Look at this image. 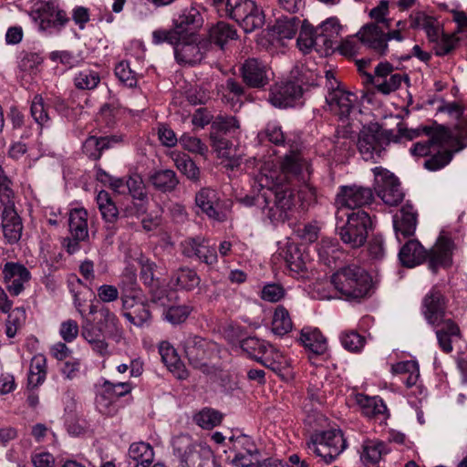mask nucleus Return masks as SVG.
<instances>
[{
  "instance_id": "f257e3e1",
  "label": "nucleus",
  "mask_w": 467,
  "mask_h": 467,
  "mask_svg": "<svg viewBox=\"0 0 467 467\" xmlns=\"http://www.w3.org/2000/svg\"><path fill=\"white\" fill-rule=\"evenodd\" d=\"M453 242L441 235L435 245L428 252L417 240L408 241L400 250L399 258L402 265L414 267L429 258V267L435 273L439 267H448L452 263Z\"/></svg>"
},
{
  "instance_id": "f03ea898",
  "label": "nucleus",
  "mask_w": 467,
  "mask_h": 467,
  "mask_svg": "<svg viewBox=\"0 0 467 467\" xmlns=\"http://www.w3.org/2000/svg\"><path fill=\"white\" fill-rule=\"evenodd\" d=\"M257 182L262 188H266L265 200L268 210L267 216L272 223L284 222L288 219V213L296 205V194L292 189L284 185H275L273 175L260 173Z\"/></svg>"
},
{
  "instance_id": "7ed1b4c3",
  "label": "nucleus",
  "mask_w": 467,
  "mask_h": 467,
  "mask_svg": "<svg viewBox=\"0 0 467 467\" xmlns=\"http://www.w3.org/2000/svg\"><path fill=\"white\" fill-rule=\"evenodd\" d=\"M331 284L345 298L360 299L369 294L372 279L364 269L350 265L334 273L331 275Z\"/></svg>"
},
{
  "instance_id": "20e7f679",
  "label": "nucleus",
  "mask_w": 467,
  "mask_h": 467,
  "mask_svg": "<svg viewBox=\"0 0 467 467\" xmlns=\"http://www.w3.org/2000/svg\"><path fill=\"white\" fill-rule=\"evenodd\" d=\"M347 441L340 430L317 431L306 441V449L325 462H332L345 449Z\"/></svg>"
},
{
  "instance_id": "39448f33",
  "label": "nucleus",
  "mask_w": 467,
  "mask_h": 467,
  "mask_svg": "<svg viewBox=\"0 0 467 467\" xmlns=\"http://www.w3.org/2000/svg\"><path fill=\"white\" fill-rule=\"evenodd\" d=\"M221 16L235 20L245 33H251L265 24L264 13L253 0H228Z\"/></svg>"
},
{
  "instance_id": "423d86ee",
  "label": "nucleus",
  "mask_w": 467,
  "mask_h": 467,
  "mask_svg": "<svg viewBox=\"0 0 467 467\" xmlns=\"http://www.w3.org/2000/svg\"><path fill=\"white\" fill-rule=\"evenodd\" d=\"M203 23L202 16L197 7L191 5L182 11L176 19H174V27L171 29H158L152 32V42L155 45L164 43V40L172 42L177 37H182L188 34H196V31L202 27Z\"/></svg>"
},
{
  "instance_id": "0eeeda50",
  "label": "nucleus",
  "mask_w": 467,
  "mask_h": 467,
  "mask_svg": "<svg viewBox=\"0 0 467 467\" xmlns=\"http://www.w3.org/2000/svg\"><path fill=\"white\" fill-rule=\"evenodd\" d=\"M347 223L339 228L341 241L350 248L357 249L365 244L368 230L372 227L369 214L364 210L346 213Z\"/></svg>"
},
{
  "instance_id": "6e6552de",
  "label": "nucleus",
  "mask_w": 467,
  "mask_h": 467,
  "mask_svg": "<svg viewBox=\"0 0 467 467\" xmlns=\"http://www.w3.org/2000/svg\"><path fill=\"white\" fill-rule=\"evenodd\" d=\"M389 138L378 124L363 127L357 140L358 150L366 161L377 162L389 144Z\"/></svg>"
},
{
  "instance_id": "1a4fd4ad",
  "label": "nucleus",
  "mask_w": 467,
  "mask_h": 467,
  "mask_svg": "<svg viewBox=\"0 0 467 467\" xmlns=\"http://www.w3.org/2000/svg\"><path fill=\"white\" fill-rule=\"evenodd\" d=\"M230 449L234 452L231 460L232 464L236 467H269L274 464L272 459H262L261 453L251 437L239 435L231 437Z\"/></svg>"
},
{
  "instance_id": "9d476101",
  "label": "nucleus",
  "mask_w": 467,
  "mask_h": 467,
  "mask_svg": "<svg viewBox=\"0 0 467 467\" xmlns=\"http://www.w3.org/2000/svg\"><path fill=\"white\" fill-rule=\"evenodd\" d=\"M174 48V57L179 64L194 65L200 63L206 52L207 42L199 39L197 34H188L177 37L175 41L164 40Z\"/></svg>"
},
{
  "instance_id": "9b49d317",
  "label": "nucleus",
  "mask_w": 467,
  "mask_h": 467,
  "mask_svg": "<svg viewBox=\"0 0 467 467\" xmlns=\"http://www.w3.org/2000/svg\"><path fill=\"white\" fill-rule=\"evenodd\" d=\"M374 173V190L377 195L388 205L396 206L403 200V192L399 179L389 170L376 167Z\"/></svg>"
},
{
  "instance_id": "f8f14e48",
  "label": "nucleus",
  "mask_w": 467,
  "mask_h": 467,
  "mask_svg": "<svg viewBox=\"0 0 467 467\" xmlns=\"http://www.w3.org/2000/svg\"><path fill=\"white\" fill-rule=\"evenodd\" d=\"M172 447L182 467H205L211 458V451L194 446L188 435L175 437Z\"/></svg>"
},
{
  "instance_id": "ddd939ff",
  "label": "nucleus",
  "mask_w": 467,
  "mask_h": 467,
  "mask_svg": "<svg viewBox=\"0 0 467 467\" xmlns=\"http://www.w3.org/2000/svg\"><path fill=\"white\" fill-rule=\"evenodd\" d=\"M422 131L429 138L425 141H419L410 150L414 156H429L436 150L438 145L453 146L457 144L456 137L451 130L443 125L424 126Z\"/></svg>"
},
{
  "instance_id": "4468645a",
  "label": "nucleus",
  "mask_w": 467,
  "mask_h": 467,
  "mask_svg": "<svg viewBox=\"0 0 467 467\" xmlns=\"http://www.w3.org/2000/svg\"><path fill=\"white\" fill-rule=\"evenodd\" d=\"M456 137L457 144L453 146L438 145L429 158L424 161V167L431 171L442 169L452 159L453 153L461 150L467 145V127L460 123L452 133Z\"/></svg>"
},
{
  "instance_id": "2eb2a0df",
  "label": "nucleus",
  "mask_w": 467,
  "mask_h": 467,
  "mask_svg": "<svg viewBox=\"0 0 467 467\" xmlns=\"http://www.w3.org/2000/svg\"><path fill=\"white\" fill-rule=\"evenodd\" d=\"M184 353L190 365L204 374L214 372V368L207 363L210 343L195 335L187 336L182 342Z\"/></svg>"
},
{
  "instance_id": "dca6fc26",
  "label": "nucleus",
  "mask_w": 467,
  "mask_h": 467,
  "mask_svg": "<svg viewBox=\"0 0 467 467\" xmlns=\"http://www.w3.org/2000/svg\"><path fill=\"white\" fill-rule=\"evenodd\" d=\"M374 201V193L371 188L351 185L342 186L337 194L336 202L339 205L338 213L343 208H348L352 212L362 210Z\"/></svg>"
},
{
  "instance_id": "f3484780",
  "label": "nucleus",
  "mask_w": 467,
  "mask_h": 467,
  "mask_svg": "<svg viewBox=\"0 0 467 467\" xmlns=\"http://www.w3.org/2000/svg\"><path fill=\"white\" fill-rule=\"evenodd\" d=\"M303 95L301 84L296 80L275 83L269 90L268 101L275 108L294 107Z\"/></svg>"
},
{
  "instance_id": "a211bd4d",
  "label": "nucleus",
  "mask_w": 467,
  "mask_h": 467,
  "mask_svg": "<svg viewBox=\"0 0 467 467\" xmlns=\"http://www.w3.org/2000/svg\"><path fill=\"white\" fill-rule=\"evenodd\" d=\"M356 100L357 96L352 92L347 91L337 80L330 81L326 101L329 109L337 115L340 119L348 117Z\"/></svg>"
},
{
  "instance_id": "6ab92c4d",
  "label": "nucleus",
  "mask_w": 467,
  "mask_h": 467,
  "mask_svg": "<svg viewBox=\"0 0 467 467\" xmlns=\"http://www.w3.org/2000/svg\"><path fill=\"white\" fill-rule=\"evenodd\" d=\"M355 36L359 43L379 56H385L389 50L383 27L378 23H368L361 26Z\"/></svg>"
},
{
  "instance_id": "aec40b11",
  "label": "nucleus",
  "mask_w": 467,
  "mask_h": 467,
  "mask_svg": "<svg viewBox=\"0 0 467 467\" xmlns=\"http://www.w3.org/2000/svg\"><path fill=\"white\" fill-rule=\"evenodd\" d=\"M39 20V27L42 30L54 28L57 31L69 21L64 10L60 9L55 2H46L41 4L36 11Z\"/></svg>"
},
{
  "instance_id": "412c9836",
  "label": "nucleus",
  "mask_w": 467,
  "mask_h": 467,
  "mask_svg": "<svg viewBox=\"0 0 467 467\" xmlns=\"http://www.w3.org/2000/svg\"><path fill=\"white\" fill-rule=\"evenodd\" d=\"M220 202L219 193L209 187L202 188L195 195V203L202 213L217 222H224L226 214L220 211Z\"/></svg>"
},
{
  "instance_id": "4be33fe9",
  "label": "nucleus",
  "mask_w": 467,
  "mask_h": 467,
  "mask_svg": "<svg viewBox=\"0 0 467 467\" xmlns=\"http://www.w3.org/2000/svg\"><path fill=\"white\" fill-rule=\"evenodd\" d=\"M3 275L8 292L18 296L24 290V284L31 278L28 269L22 264L7 262L3 268Z\"/></svg>"
},
{
  "instance_id": "5701e85b",
  "label": "nucleus",
  "mask_w": 467,
  "mask_h": 467,
  "mask_svg": "<svg viewBox=\"0 0 467 467\" xmlns=\"http://www.w3.org/2000/svg\"><path fill=\"white\" fill-rule=\"evenodd\" d=\"M122 303V315L132 325L138 327L149 326L151 320V313L148 304L142 296L129 299Z\"/></svg>"
},
{
  "instance_id": "b1692460",
  "label": "nucleus",
  "mask_w": 467,
  "mask_h": 467,
  "mask_svg": "<svg viewBox=\"0 0 467 467\" xmlns=\"http://www.w3.org/2000/svg\"><path fill=\"white\" fill-rule=\"evenodd\" d=\"M241 74L249 88H261L269 82L266 66L256 58L245 60L241 67Z\"/></svg>"
},
{
  "instance_id": "393cba45",
  "label": "nucleus",
  "mask_w": 467,
  "mask_h": 467,
  "mask_svg": "<svg viewBox=\"0 0 467 467\" xmlns=\"http://www.w3.org/2000/svg\"><path fill=\"white\" fill-rule=\"evenodd\" d=\"M446 301L440 290L433 287L423 299V315L430 325H438L445 316Z\"/></svg>"
},
{
  "instance_id": "a878e982",
  "label": "nucleus",
  "mask_w": 467,
  "mask_h": 467,
  "mask_svg": "<svg viewBox=\"0 0 467 467\" xmlns=\"http://www.w3.org/2000/svg\"><path fill=\"white\" fill-rule=\"evenodd\" d=\"M81 336L89 344L92 350L101 357L110 354L106 336L101 329L95 327L93 321L85 318L81 325Z\"/></svg>"
},
{
  "instance_id": "bb28decb",
  "label": "nucleus",
  "mask_w": 467,
  "mask_h": 467,
  "mask_svg": "<svg viewBox=\"0 0 467 467\" xmlns=\"http://www.w3.org/2000/svg\"><path fill=\"white\" fill-rule=\"evenodd\" d=\"M140 279L145 286H147L150 290V300L151 302L164 306L162 302L164 296L166 294V290L161 287V282L158 278L154 276V269L156 265L150 260H141L140 261Z\"/></svg>"
},
{
  "instance_id": "cd10ccee",
  "label": "nucleus",
  "mask_w": 467,
  "mask_h": 467,
  "mask_svg": "<svg viewBox=\"0 0 467 467\" xmlns=\"http://www.w3.org/2000/svg\"><path fill=\"white\" fill-rule=\"evenodd\" d=\"M2 229L4 237L9 244L17 243L23 231L21 218L15 210V204L10 207L3 208L2 212Z\"/></svg>"
},
{
  "instance_id": "c85d7f7f",
  "label": "nucleus",
  "mask_w": 467,
  "mask_h": 467,
  "mask_svg": "<svg viewBox=\"0 0 467 467\" xmlns=\"http://www.w3.org/2000/svg\"><path fill=\"white\" fill-rule=\"evenodd\" d=\"M317 28V43L320 49L328 51L336 48L339 43L341 26L335 17H330L323 22Z\"/></svg>"
},
{
  "instance_id": "c756f323",
  "label": "nucleus",
  "mask_w": 467,
  "mask_h": 467,
  "mask_svg": "<svg viewBox=\"0 0 467 467\" xmlns=\"http://www.w3.org/2000/svg\"><path fill=\"white\" fill-rule=\"evenodd\" d=\"M169 284L176 289L189 292L200 285L201 277L194 269L184 266L171 274Z\"/></svg>"
},
{
  "instance_id": "7c9ffc66",
  "label": "nucleus",
  "mask_w": 467,
  "mask_h": 467,
  "mask_svg": "<svg viewBox=\"0 0 467 467\" xmlns=\"http://www.w3.org/2000/svg\"><path fill=\"white\" fill-rule=\"evenodd\" d=\"M417 225V213L411 205L403 206L400 214H396L394 219V229L399 237H409L414 234Z\"/></svg>"
},
{
  "instance_id": "2f4dec72",
  "label": "nucleus",
  "mask_w": 467,
  "mask_h": 467,
  "mask_svg": "<svg viewBox=\"0 0 467 467\" xmlns=\"http://www.w3.org/2000/svg\"><path fill=\"white\" fill-rule=\"evenodd\" d=\"M68 231L77 240L88 239V212L84 208H75L69 212Z\"/></svg>"
},
{
  "instance_id": "473e14b6",
  "label": "nucleus",
  "mask_w": 467,
  "mask_h": 467,
  "mask_svg": "<svg viewBox=\"0 0 467 467\" xmlns=\"http://www.w3.org/2000/svg\"><path fill=\"white\" fill-rule=\"evenodd\" d=\"M149 182L157 191L171 192L176 189L179 180L174 171L163 169L152 171L149 175Z\"/></svg>"
},
{
  "instance_id": "72a5a7b5",
  "label": "nucleus",
  "mask_w": 467,
  "mask_h": 467,
  "mask_svg": "<svg viewBox=\"0 0 467 467\" xmlns=\"http://www.w3.org/2000/svg\"><path fill=\"white\" fill-rule=\"evenodd\" d=\"M300 340L304 347L316 356L323 355L327 349V340L317 328H303Z\"/></svg>"
},
{
  "instance_id": "f704fd0d",
  "label": "nucleus",
  "mask_w": 467,
  "mask_h": 467,
  "mask_svg": "<svg viewBox=\"0 0 467 467\" xmlns=\"http://www.w3.org/2000/svg\"><path fill=\"white\" fill-rule=\"evenodd\" d=\"M118 287L120 290L121 302L141 296V289L137 282L136 272L130 268L124 270Z\"/></svg>"
},
{
  "instance_id": "c9c22d12",
  "label": "nucleus",
  "mask_w": 467,
  "mask_h": 467,
  "mask_svg": "<svg viewBox=\"0 0 467 467\" xmlns=\"http://www.w3.org/2000/svg\"><path fill=\"white\" fill-rule=\"evenodd\" d=\"M129 457L133 467H149L154 460V451L149 443L134 442L130 446Z\"/></svg>"
},
{
  "instance_id": "e433bc0d",
  "label": "nucleus",
  "mask_w": 467,
  "mask_h": 467,
  "mask_svg": "<svg viewBox=\"0 0 467 467\" xmlns=\"http://www.w3.org/2000/svg\"><path fill=\"white\" fill-rule=\"evenodd\" d=\"M117 141L114 136H89L83 143V152L91 160H99L103 150L109 149L112 143Z\"/></svg>"
},
{
  "instance_id": "4c0bfd02",
  "label": "nucleus",
  "mask_w": 467,
  "mask_h": 467,
  "mask_svg": "<svg viewBox=\"0 0 467 467\" xmlns=\"http://www.w3.org/2000/svg\"><path fill=\"white\" fill-rule=\"evenodd\" d=\"M300 23L299 18L290 13L289 16H282L276 19L275 24L273 26V32L279 38L290 39L297 32Z\"/></svg>"
},
{
  "instance_id": "58836bf2",
  "label": "nucleus",
  "mask_w": 467,
  "mask_h": 467,
  "mask_svg": "<svg viewBox=\"0 0 467 467\" xmlns=\"http://www.w3.org/2000/svg\"><path fill=\"white\" fill-rule=\"evenodd\" d=\"M213 147L220 158H225L230 161L232 167H237L240 164V154L234 143L224 138L213 137Z\"/></svg>"
},
{
  "instance_id": "ea45409f",
  "label": "nucleus",
  "mask_w": 467,
  "mask_h": 467,
  "mask_svg": "<svg viewBox=\"0 0 467 467\" xmlns=\"http://www.w3.org/2000/svg\"><path fill=\"white\" fill-rule=\"evenodd\" d=\"M389 452L386 444L378 440H368L362 445L360 455L364 462L375 464L379 462L383 454Z\"/></svg>"
},
{
  "instance_id": "a19ab883",
  "label": "nucleus",
  "mask_w": 467,
  "mask_h": 467,
  "mask_svg": "<svg viewBox=\"0 0 467 467\" xmlns=\"http://www.w3.org/2000/svg\"><path fill=\"white\" fill-rule=\"evenodd\" d=\"M297 46L304 53H308L312 48L321 51L317 43V28H314L309 24H302L299 36L296 40Z\"/></svg>"
},
{
  "instance_id": "79ce46f5",
  "label": "nucleus",
  "mask_w": 467,
  "mask_h": 467,
  "mask_svg": "<svg viewBox=\"0 0 467 467\" xmlns=\"http://www.w3.org/2000/svg\"><path fill=\"white\" fill-rule=\"evenodd\" d=\"M257 362L278 375H282L283 370L286 368V361L282 354L270 345L265 354L258 356Z\"/></svg>"
},
{
  "instance_id": "37998d69",
  "label": "nucleus",
  "mask_w": 467,
  "mask_h": 467,
  "mask_svg": "<svg viewBox=\"0 0 467 467\" xmlns=\"http://www.w3.org/2000/svg\"><path fill=\"white\" fill-rule=\"evenodd\" d=\"M293 328V322L288 310L284 306H277L273 316L272 331L277 336H284Z\"/></svg>"
},
{
  "instance_id": "c03bdc74",
  "label": "nucleus",
  "mask_w": 467,
  "mask_h": 467,
  "mask_svg": "<svg viewBox=\"0 0 467 467\" xmlns=\"http://www.w3.org/2000/svg\"><path fill=\"white\" fill-rule=\"evenodd\" d=\"M209 37L212 43L223 48L228 40L236 37V31L230 25L224 22H218L210 28Z\"/></svg>"
},
{
  "instance_id": "a18cd8bd",
  "label": "nucleus",
  "mask_w": 467,
  "mask_h": 467,
  "mask_svg": "<svg viewBox=\"0 0 467 467\" xmlns=\"http://www.w3.org/2000/svg\"><path fill=\"white\" fill-rule=\"evenodd\" d=\"M358 403L368 417L382 416L384 419L387 418L388 409L380 398L362 396L358 399Z\"/></svg>"
},
{
  "instance_id": "49530a36",
  "label": "nucleus",
  "mask_w": 467,
  "mask_h": 467,
  "mask_svg": "<svg viewBox=\"0 0 467 467\" xmlns=\"http://www.w3.org/2000/svg\"><path fill=\"white\" fill-rule=\"evenodd\" d=\"M97 203L106 222L113 223L119 216V210L106 191H100L97 196Z\"/></svg>"
},
{
  "instance_id": "de8ad7c7",
  "label": "nucleus",
  "mask_w": 467,
  "mask_h": 467,
  "mask_svg": "<svg viewBox=\"0 0 467 467\" xmlns=\"http://www.w3.org/2000/svg\"><path fill=\"white\" fill-rule=\"evenodd\" d=\"M202 236L188 237L181 243L182 254L187 258L199 259L207 244Z\"/></svg>"
},
{
  "instance_id": "09e8293b",
  "label": "nucleus",
  "mask_w": 467,
  "mask_h": 467,
  "mask_svg": "<svg viewBox=\"0 0 467 467\" xmlns=\"http://www.w3.org/2000/svg\"><path fill=\"white\" fill-rule=\"evenodd\" d=\"M368 81L372 83L377 90L384 95H388L395 90H397L403 80V78L400 74H392L389 79L386 78L382 80L375 79V78L368 74L367 75Z\"/></svg>"
},
{
  "instance_id": "8fccbe9b",
  "label": "nucleus",
  "mask_w": 467,
  "mask_h": 467,
  "mask_svg": "<svg viewBox=\"0 0 467 467\" xmlns=\"http://www.w3.org/2000/svg\"><path fill=\"white\" fill-rule=\"evenodd\" d=\"M100 82V77L98 72L84 69L76 74L74 85L78 89L91 90L98 87Z\"/></svg>"
},
{
  "instance_id": "3c124183",
  "label": "nucleus",
  "mask_w": 467,
  "mask_h": 467,
  "mask_svg": "<svg viewBox=\"0 0 467 467\" xmlns=\"http://www.w3.org/2000/svg\"><path fill=\"white\" fill-rule=\"evenodd\" d=\"M96 407L101 414L106 416H114L119 410V403L110 395L106 394L103 388L96 397Z\"/></svg>"
},
{
  "instance_id": "603ef678",
  "label": "nucleus",
  "mask_w": 467,
  "mask_h": 467,
  "mask_svg": "<svg viewBox=\"0 0 467 467\" xmlns=\"http://www.w3.org/2000/svg\"><path fill=\"white\" fill-rule=\"evenodd\" d=\"M338 251V243L334 239L323 238L317 244L319 258L327 265H330L335 261Z\"/></svg>"
},
{
  "instance_id": "864d4df0",
  "label": "nucleus",
  "mask_w": 467,
  "mask_h": 467,
  "mask_svg": "<svg viewBox=\"0 0 467 467\" xmlns=\"http://www.w3.org/2000/svg\"><path fill=\"white\" fill-rule=\"evenodd\" d=\"M100 319L95 324V327L99 328L108 336H112L114 330L117 328L118 318L108 307H102L99 311Z\"/></svg>"
},
{
  "instance_id": "5fc2aeb1",
  "label": "nucleus",
  "mask_w": 467,
  "mask_h": 467,
  "mask_svg": "<svg viewBox=\"0 0 467 467\" xmlns=\"http://www.w3.org/2000/svg\"><path fill=\"white\" fill-rule=\"evenodd\" d=\"M12 182L0 166V209L14 205V191Z\"/></svg>"
},
{
  "instance_id": "6e6d98bb",
  "label": "nucleus",
  "mask_w": 467,
  "mask_h": 467,
  "mask_svg": "<svg viewBox=\"0 0 467 467\" xmlns=\"http://www.w3.org/2000/svg\"><path fill=\"white\" fill-rule=\"evenodd\" d=\"M269 345L254 337H249L241 341V348L252 358L257 361L258 356L265 354Z\"/></svg>"
},
{
  "instance_id": "4d7b16f0",
  "label": "nucleus",
  "mask_w": 467,
  "mask_h": 467,
  "mask_svg": "<svg viewBox=\"0 0 467 467\" xmlns=\"http://www.w3.org/2000/svg\"><path fill=\"white\" fill-rule=\"evenodd\" d=\"M196 423L203 429H213L222 421V414L212 409H203L195 415Z\"/></svg>"
},
{
  "instance_id": "13d9d810",
  "label": "nucleus",
  "mask_w": 467,
  "mask_h": 467,
  "mask_svg": "<svg viewBox=\"0 0 467 467\" xmlns=\"http://www.w3.org/2000/svg\"><path fill=\"white\" fill-rule=\"evenodd\" d=\"M175 165L177 169L183 173L188 179L196 182H199L200 179V170L194 163L192 160H191L187 156L178 157L175 160Z\"/></svg>"
},
{
  "instance_id": "bf43d9fd",
  "label": "nucleus",
  "mask_w": 467,
  "mask_h": 467,
  "mask_svg": "<svg viewBox=\"0 0 467 467\" xmlns=\"http://www.w3.org/2000/svg\"><path fill=\"white\" fill-rule=\"evenodd\" d=\"M340 341L345 349L350 352H359L364 347L366 339L357 331H348L341 334Z\"/></svg>"
},
{
  "instance_id": "052dcab7",
  "label": "nucleus",
  "mask_w": 467,
  "mask_h": 467,
  "mask_svg": "<svg viewBox=\"0 0 467 467\" xmlns=\"http://www.w3.org/2000/svg\"><path fill=\"white\" fill-rule=\"evenodd\" d=\"M192 310V308L187 305L173 306L164 312V317L167 321L173 325L181 324L187 319Z\"/></svg>"
},
{
  "instance_id": "680f3d73",
  "label": "nucleus",
  "mask_w": 467,
  "mask_h": 467,
  "mask_svg": "<svg viewBox=\"0 0 467 467\" xmlns=\"http://www.w3.org/2000/svg\"><path fill=\"white\" fill-rule=\"evenodd\" d=\"M30 111L35 121L40 126H43L49 120L47 109L46 108L44 99L40 95H36L34 97L31 103Z\"/></svg>"
},
{
  "instance_id": "e2e57ef3",
  "label": "nucleus",
  "mask_w": 467,
  "mask_h": 467,
  "mask_svg": "<svg viewBox=\"0 0 467 467\" xmlns=\"http://www.w3.org/2000/svg\"><path fill=\"white\" fill-rule=\"evenodd\" d=\"M302 169L303 163L297 155H286L281 163V170L287 178L299 175Z\"/></svg>"
},
{
  "instance_id": "0e129e2a",
  "label": "nucleus",
  "mask_w": 467,
  "mask_h": 467,
  "mask_svg": "<svg viewBox=\"0 0 467 467\" xmlns=\"http://www.w3.org/2000/svg\"><path fill=\"white\" fill-rule=\"evenodd\" d=\"M115 75L120 82L130 88H132L137 84L135 73L131 70L130 64L126 61H121L116 66Z\"/></svg>"
},
{
  "instance_id": "69168bd1",
  "label": "nucleus",
  "mask_w": 467,
  "mask_h": 467,
  "mask_svg": "<svg viewBox=\"0 0 467 467\" xmlns=\"http://www.w3.org/2000/svg\"><path fill=\"white\" fill-rule=\"evenodd\" d=\"M102 388L105 389V393L110 395L117 402L119 398L129 394L132 389V386L129 382L111 383L106 381Z\"/></svg>"
},
{
  "instance_id": "338daca9",
  "label": "nucleus",
  "mask_w": 467,
  "mask_h": 467,
  "mask_svg": "<svg viewBox=\"0 0 467 467\" xmlns=\"http://www.w3.org/2000/svg\"><path fill=\"white\" fill-rule=\"evenodd\" d=\"M126 191H128L134 199L143 201L147 198L145 186L141 178L135 174L126 181Z\"/></svg>"
},
{
  "instance_id": "774afa93",
  "label": "nucleus",
  "mask_w": 467,
  "mask_h": 467,
  "mask_svg": "<svg viewBox=\"0 0 467 467\" xmlns=\"http://www.w3.org/2000/svg\"><path fill=\"white\" fill-rule=\"evenodd\" d=\"M179 142L185 150L201 155H204L208 150L207 146L199 138L190 135H182Z\"/></svg>"
}]
</instances>
